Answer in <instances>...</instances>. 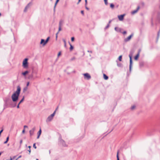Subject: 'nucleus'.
Here are the masks:
<instances>
[{"instance_id": "obj_61", "label": "nucleus", "mask_w": 160, "mask_h": 160, "mask_svg": "<svg viewBox=\"0 0 160 160\" xmlns=\"http://www.w3.org/2000/svg\"><path fill=\"white\" fill-rule=\"evenodd\" d=\"M37 160H39L38 159H36Z\"/></svg>"}, {"instance_id": "obj_62", "label": "nucleus", "mask_w": 160, "mask_h": 160, "mask_svg": "<svg viewBox=\"0 0 160 160\" xmlns=\"http://www.w3.org/2000/svg\"><path fill=\"white\" fill-rule=\"evenodd\" d=\"M160 14V13L159 14V15Z\"/></svg>"}, {"instance_id": "obj_55", "label": "nucleus", "mask_w": 160, "mask_h": 160, "mask_svg": "<svg viewBox=\"0 0 160 160\" xmlns=\"http://www.w3.org/2000/svg\"><path fill=\"white\" fill-rule=\"evenodd\" d=\"M21 157V156H20L18 158H20Z\"/></svg>"}, {"instance_id": "obj_44", "label": "nucleus", "mask_w": 160, "mask_h": 160, "mask_svg": "<svg viewBox=\"0 0 160 160\" xmlns=\"http://www.w3.org/2000/svg\"><path fill=\"white\" fill-rule=\"evenodd\" d=\"M28 151L29 152V154H30V153H31V150H30V149H29V150H28Z\"/></svg>"}, {"instance_id": "obj_19", "label": "nucleus", "mask_w": 160, "mask_h": 160, "mask_svg": "<svg viewBox=\"0 0 160 160\" xmlns=\"http://www.w3.org/2000/svg\"><path fill=\"white\" fill-rule=\"evenodd\" d=\"M28 89V88L27 87H24L23 89V92H25Z\"/></svg>"}, {"instance_id": "obj_3", "label": "nucleus", "mask_w": 160, "mask_h": 160, "mask_svg": "<svg viewBox=\"0 0 160 160\" xmlns=\"http://www.w3.org/2000/svg\"><path fill=\"white\" fill-rule=\"evenodd\" d=\"M56 113V111H55L54 112L51 114L47 118L46 120L47 122H49L51 121L53 119L54 116Z\"/></svg>"}, {"instance_id": "obj_38", "label": "nucleus", "mask_w": 160, "mask_h": 160, "mask_svg": "<svg viewBox=\"0 0 160 160\" xmlns=\"http://www.w3.org/2000/svg\"><path fill=\"white\" fill-rule=\"evenodd\" d=\"M141 51V50L140 49L139 50V51H138V54L139 55H140V52Z\"/></svg>"}, {"instance_id": "obj_21", "label": "nucleus", "mask_w": 160, "mask_h": 160, "mask_svg": "<svg viewBox=\"0 0 160 160\" xmlns=\"http://www.w3.org/2000/svg\"><path fill=\"white\" fill-rule=\"evenodd\" d=\"M110 7L112 8V9H113L114 8V5L112 4V3H111L110 4Z\"/></svg>"}, {"instance_id": "obj_59", "label": "nucleus", "mask_w": 160, "mask_h": 160, "mask_svg": "<svg viewBox=\"0 0 160 160\" xmlns=\"http://www.w3.org/2000/svg\"><path fill=\"white\" fill-rule=\"evenodd\" d=\"M111 22V21H109V23H110Z\"/></svg>"}, {"instance_id": "obj_46", "label": "nucleus", "mask_w": 160, "mask_h": 160, "mask_svg": "<svg viewBox=\"0 0 160 160\" xmlns=\"http://www.w3.org/2000/svg\"><path fill=\"white\" fill-rule=\"evenodd\" d=\"M20 104H18L17 106V108H19V105Z\"/></svg>"}, {"instance_id": "obj_39", "label": "nucleus", "mask_w": 160, "mask_h": 160, "mask_svg": "<svg viewBox=\"0 0 160 160\" xmlns=\"http://www.w3.org/2000/svg\"><path fill=\"white\" fill-rule=\"evenodd\" d=\"M61 23H62L60 21L59 23V26H60H60L61 27V25H62Z\"/></svg>"}, {"instance_id": "obj_53", "label": "nucleus", "mask_w": 160, "mask_h": 160, "mask_svg": "<svg viewBox=\"0 0 160 160\" xmlns=\"http://www.w3.org/2000/svg\"><path fill=\"white\" fill-rule=\"evenodd\" d=\"M28 148H29V149H30V148L31 147L30 146H29L28 147Z\"/></svg>"}, {"instance_id": "obj_37", "label": "nucleus", "mask_w": 160, "mask_h": 160, "mask_svg": "<svg viewBox=\"0 0 160 160\" xmlns=\"http://www.w3.org/2000/svg\"><path fill=\"white\" fill-rule=\"evenodd\" d=\"M61 52H60L58 53V57H59V56H60L61 55Z\"/></svg>"}, {"instance_id": "obj_36", "label": "nucleus", "mask_w": 160, "mask_h": 160, "mask_svg": "<svg viewBox=\"0 0 160 160\" xmlns=\"http://www.w3.org/2000/svg\"><path fill=\"white\" fill-rule=\"evenodd\" d=\"M59 33V32H58L56 34V39H57V37H58V34Z\"/></svg>"}, {"instance_id": "obj_30", "label": "nucleus", "mask_w": 160, "mask_h": 160, "mask_svg": "<svg viewBox=\"0 0 160 160\" xmlns=\"http://www.w3.org/2000/svg\"><path fill=\"white\" fill-rule=\"evenodd\" d=\"M33 147L34 148H35V149H36L37 148V147H36V144H35V143L33 144Z\"/></svg>"}, {"instance_id": "obj_18", "label": "nucleus", "mask_w": 160, "mask_h": 160, "mask_svg": "<svg viewBox=\"0 0 160 160\" xmlns=\"http://www.w3.org/2000/svg\"><path fill=\"white\" fill-rule=\"evenodd\" d=\"M139 56V55L138 54H137V55L135 57L134 59L135 60H137L138 59V58Z\"/></svg>"}, {"instance_id": "obj_7", "label": "nucleus", "mask_w": 160, "mask_h": 160, "mask_svg": "<svg viewBox=\"0 0 160 160\" xmlns=\"http://www.w3.org/2000/svg\"><path fill=\"white\" fill-rule=\"evenodd\" d=\"M35 130V127H33L32 128V129L30 130L29 131V134L30 136H31L33 135L34 134V132Z\"/></svg>"}, {"instance_id": "obj_23", "label": "nucleus", "mask_w": 160, "mask_h": 160, "mask_svg": "<svg viewBox=\"0 0 160 160\" xmlns=\"http://www.w3.org/2000/svg\"><path fill=\"white\" fill-rule=\"evenodd\" d=\"M28 5L25 8L24 10V12H26L27 11V9L28 7Z\"/></svg>"}, {"instance_id": "obj_8", "label": "nucleus", "mask_w": 160, "mask_h": 160, "mask_svg": "<svg viewBox=\"0 0 160 160\" xmlns=\"http://www.w3.org/2000/svg\"><path fill=\"white\" fill-rule=\"evenodd\" d=\"M125 16V14H123L120 15H118V17L119 20L120 21H122L123 20L124 17Z\"/></svg>"}, {"instance_id": "obj_10", "label": "nucleus", "mask_w": 160, "mask_h": 160, "mask_svg": "<svg viewBox=\"0 0 160 160\" xmlns=\"http://www.w3.org/2000/svg\"><path fill=\"white\" fill-rule=\"evenodd\" d=\"M59 142L60 144H62L63 146H66V144L65 142L62 139H60L59 140Z\"/></svg>"}, {"instance_id": "obj_52", "label": "nucleus", "mask_w": 160, "mask_h": 160, "mask_svg": "<svg viewBox=\"0 0 160 160\" xmlns=\"http://www.w3.org/2000/svg\"><path fill=\"white\" fill-rule=\"evenodd\" d=\"M81 1V0H78V2L77 4H78Z\"/></svg>"}, {"instance_id": "obj_20", "label": "nucleus", "mask_w": 160, "mask_h": 160, "mask_svg": "<svg viewBox=\"0 0 160 160\" xmlns=\"http://www.w3.org/2000/svg\"><path fill=\"white\" fill-rule=\"evenodd\" d=\"M24 97L23 96V98H22V99L20 100V102L18 103V104H20V103H21L24 100Z\"/></svg>"}, {"instance_id": "obj_32", "label": "nucleus", "mask_w": 160, "mask_h": 160, "mask_svg": "<svg viewBox=\"0 0 160 160\" xmlns=\"http://www.w3.org/2000/svg\"><path fill=\"white\" fill-rule=\"evenodd\" d=\"M59 0H57L56 1V2L55 3V7L56 6V5L58 2Z\"/></svg>"}, {"instance_id": "obj_11", "label": "nucleus", "mask_w": 160, "mask_h": 160, "mask_svg": "<svg viewBox=\"0 0 160 160\" xmlns=\"http://www.w3.org/2000/svg\"><path fill=\"white\" fill-rule=\"evenodd\" d=\"M115 30L117 32H121V28H119L118 27H116L115 28Z\"/></svg>"}, {"instance_id": "obj_58", "label": "nucleus", "mask_w": 160, "mask_h": 160, "mask_svg": "<svg viewBox=\"0 0 160 160\" xmlns=\"http://www.w3.org/2000/svg\"><path fill=\"white\" fill-rule=\"evenodd\" d=\"M1 153H2V152H0V156L1 155Z\"/></svg>"}, {"instance_id": "obj_4", "label": "nucleus", "mask_w": 160, "mask_h": 160, "mask_svg": "<svg viewBox=\"0 0 160 160\" xmlns=\"http://www.w3.org/2000/svg\"><path fill=\"white\" fill-rule=\"evenodd\" d=\"M132 53H130L129 55V57L130 58V65H129V69L130 70H131V67L132 64Z\"/></svg>"}, {"instance_id": "obj_26", "label": "nucleus", "mask_w": 160, "mask_h": 160, "mask_svg": "<svg viewBox=\"0 0 160 160\" xmlns=\"http://www.w3.org/2000/svg\"><path fill=\"white\" fill-rule=\"evenodd\" d=\"M135 106H132L131 108V109L132 110H134V109H135Z\"/></svg>"}, {"instance_id": "obj_2", "label": "nucleus", "mask_w": 160, "mask_h": 160, "mask_svg": "<svg viewBox=\"0 0 160 160\" xmlns=\"http://www.w3.org/2000/svg\"><path fill=\"white\" fill-rule=\"evenodd\" d=\"M28 58H25L23 61L22 66L24 68L27 69L28 67Z\"/></svg>"}, {"instance_id": "obj_5", "label": "nucleus", "mask_w": 160, "mask_h": 160, "mask_svg": "<svg viewBox=\"0 0 160 160\" xmlns=\"http://www.w3.org/2000/svg\"><path fill=\"white\" fill-rule=\"evenodd\" d=\"M133 34L132 33L127 38H125L124 39V42H128L131 39V38L133 36Z\"/></svg>"}, {"instance_id": "obj_63", "label": "nucleus", "mask_w": 160, "mask_h": 160, "mask_svg": "<svg viewBox=\"0 0 160 160\" xmlns=\"http://www.w3.org/2000/svg\"><path fill=\"white\" fill-rule=\"evenodd\" d=\"M16 160H17V159H16Z\"/></svg>"}, {"instance_id": "obj_27", "label": "nucleus", "mask_w": 160, "mask_h": 160, "mask_svg": "<svg viewBox=\"0 0 160 160\" xmlns=\"http://www.w3.org/2000/svg\"><path fill=\"white\" fill-rule=\"evenodd\" d=\"M63 41L64 42V46L65 47H66V41H65V40L64 39H63Z\"/></svg>"}, {"instance_id": "obj_31", "label": "nucleus", "mask_w": 160, "mask_h": 160, "mask_svg": "<svg viewBox=\"0 0 160 160\" xmlns=\"http://www.w3.org/2000/svg\"><path fill=\"white\" fill-rule=\"evenodd\" d=\"M71 39L72 41L73 42L74 41V37H72L71 38Z\"/></svg>"}, {"instance_id": "obj_60", "label": "nucleus", "mask_w": 160, "mask_h": 160, "mask_svg": "<svg viewBox=\"0 0 160 160\" xmlns=\"http://www.w3.org/2000/svg\"><path fill=\"white\" fill-rule=\"evenodd\" d=\"M1 15V13H0V16Z\"/></svg>"}, {"instance_id": "obj_48", "label": "nucleus", "mask_w": 160, "mask_h": 160, "mask_svg": "<svg viewBox=\"0 0 160 160\" xmlns=\"http://www.w3.org/2000/svg\"><path fill=\"white\" fill-rule=\"evenodd\" d=\"M24 128H28V126H27L25 125L24 126Z\"/></svg>"}, {"instance_id": "obj_47", "label": "nucleus", "mask_w": 160, "mask_h": 160, "mask_svg": "<svg viewBox=\"0 0 160 160\" xmlns=\"http://www.w3.org/2000/svg\"><path fill=\"white\" fill-rule=\"evenodd\" d=\"M8 139H9V137H8L7 138L6 140H7V141H8Z\"/></svg>"}, {"instance_id": "obj_17", "label": "nucleus", "mask_w": 160, "mask_h": 160, "mask_svg": "<svg viewBox=\"0 0 160 160\" xmlns=\"http://www.w3.org/2000/svg\"><path fill=\"white\" fill-rule=\"evenodd\" d=\"M49 38H50L49 37H48V38H47V39L45 40V42H44V45H46L47 44V43L48 42Z\"/></svg>"}, {"instance_id": "obj_45", "label": "nucleus", "mask_w": 160, "mask_h": 160, "mask_svg": "<svg viewBox=\"0 0 160 160\" xmlns=\"http://www.w3.org/2000/svg\"><path fill=\"white\" fill-rule=\"evenodd\" d=\"M22 132L23 133H24V132H25V129H24L22 130Z\"/></svg>"}, {"instance_id": "obj_57", "label": "nucleus", "mask_w": 160, "mask_h": 160, "mask_svg": "<svg viewBox=\"0 0 160 160\" xmlns=\"http://www.w3.org/2000/svg\"><path fill=\"white\" fill-rule=\"evenodd\" d=\"M16 106V104H15V105L14 106H13V107H15V106Z\"/></svg>"}, {"instance_id": "obj_24", "label": "nucleus", "mask_w": 160, "mask_h": 160, "mask_svg": "<svg viewBox=\"0 0 160 160\" xmlns=\"http://www.w3.org/2000/svg\"><path fill=\"white\" fill-rule=\"evenodd\" d=\"M118 154H119V152L118 151L117 152V160H119V156H118Z\"/></svg>"}, {"instance_id": "obj_15", "label": "nucleus", "mask_w": 160, "mask_h": 160, "mask_svg": "<svg viewBox=\"0 0 160 160\" xmlns=\"http://www.w3.org/2000/svg\"><path fill=\"white\" fill-rule=\"evenodd\" d=\"M28 72H28V71H25V72H22V74L23 76H25L27 74H28Z\"/></svg>"}, {"instance_id": "obj_56", "label": "nucleus", "mask_w": 160, "mask_h": 160, "mask_svg": "<svg viewBox=\"0 0 160 160\" xmlns=\"http://www.w3.org/2000/svg\"><path fill=\"white\" fill-rule=\"evenodd\" d=\"M58 109V107H57V108L56 109V110H55V111H56Z\"/></svg>"}, {"instance_id": "obj_29", "label": "nucleus", "mask_w": 160, "mask_h": 160, "mask_svg": "<svg viewBox=\"0 0 160 160\" xmlns=\"http://www.w3.org/2000/svg\"><path fill=\"white\" fill-rule=\"evenodd\" d=\"M61 30V27L60 26H59V28H58V31L59 32Z\"/></svg>"}, {"instance_id": "obj_12", "label": "nucleus", "mask_w": 160, "mask_h": 160, "mask_svg": "<svg viewBox=\"0 0 160 160\" xmlns=\"http://www.w3.org/2000/svg\"><path fill=\"white\" fill-rule=\"evenodd\" d=\"M41 132H42L41 129V128H40V129H39V131L38 132V136L37 137V139H38L39 138L40 136V135L41 134Z\"/></svg>"}, {"instance_id": "obj_42", "label": "nucleus", "mask_w": 160, "mask_h": 160, "mask_svg": "<svg viewBox=\"0 0 160 160\" xmlns=\"http://www.w3.org/2000/svg\"><path fill=\"white\" fill-rule=\"evenodd\" d=\"M22 142V140H21L20 141V144H21Z\"/></svg>"}, {"instance_id": "obj_22", "label": "nucleus", "mask_w": 160, "mask_h": 160, "mask_svg": "<svg viewBox=\"0 0 160 160\" xmlns=\"http://www.w3.org/2000/svg\"><path fill=\"white\" fill-rule=\"evenodd\" d=\"M118 60L120 61H121L122 60V56L120 55L118 57Z\"/></svg>"}, {"instance_id": "obj_40", "label": "nucleus", "mask_w": 160, "mask_h": 160, "mask_svg": "<svg viewBox=\"0 0 160 160\" xmlns=\"http://www.w3.org/2000/svg\"><path fill=\"white\" fill-rule=\"evenodd\" d=\"M3 131V129H2L0 131V137L1 136V133Z\"/></svg>"}, {"instance_id": "obj_14", "label": "nucleus", "mask_w": 160, "mask_h": 160, "mask_svg": "<svg viewBox=\"0 0 160 160\" xmlns=\"http://www.w3.org/2000/svg\"><path fill=\"white\" fill-rule=\"evenodd\" d=\"M103 77L104 79L105 80H107L108 78V77L105 74H103Z\"/></svg>"}, {"instance_id": "obj_51", "label": "nucleus", "mask_w": 160, "mask_h": 160, "mask_svg": "<svg viewBox=\"0 0 160 160\" xmlns=\"http://www.w3.org/2000/svg\"><path fill=\"white\" fill-rule=\"evenodd\" d=\"M12 160V159L11 158V157H10V159L9 160Z\"/></svg>"}, {"instance_id": "obj_16", "label": "nucleus", "mask_w": 160, "mask_h": 160, "mask_svg": "<svg viewBox=\"0 0 160 160\" xmlns=\"http://www.w3.org/2000/svg\"><path fill=\"white\" fill-rule=\"evenodd\" d=\"M33 78V75L32 74L30 75L28 77V79H32Z\"/></svg>"}, {"instance_id": "obj_43", "label": "nucleus", "mask_w": 160, "mask_h": 160, "mask_svg": "<svg viewBox=\"0 0 160 160\" xmlns=\"http://www.w3.org/2000/svg\"><path fill=\"white\" fill-rule=\"evenodd\" d=\"M81 13L82 14H84V11H81Z\"/></svg>"}, {"instance_id": "obj_1", "label": "nucleus", "mask_w": 160, "mask_h": 160, "mask_svg": "<svg viewBox=\"0 0 160 160\" xmlns=\"http://www.w3.org/2000/svg\"><path fill=\"white\" fill-rule=\"evenodd\" d=\"M20 91L21 88L20 86H17V90L11 96L12 100L13 102H16L18 100Z\"/></svg>"}, {"instance_id": "obj_49", "label": "nucleus", "mask_w": 160, "mask_h": 160, "mask_svg": "<svg viewBox=\"0 0 160 160\" xmlns=\"http://www.w3.org/2000/svg\"><path fill=\"white\" fill-rule=\"evenodd\" d=\"M8 142V141H7V140H6V141H5V142H4V143H5V144L7 142Z\"/></svg>"}, {"instance_id": "obj_9", "label": "nucleus", "mask_w": 160, "mask_h": 160, "mask_svg": "<svg viewBox=\"0 0 160 160\" xmlns=\"http://www.w3.org/2000/svg\"><path fill=\"white\" fill-rule=\"evenodd\" d=\"M139 9H140L139 6H138L137 7L136 9L135 10L131 12V14L132 15H134V14H135V13H136L137 12H138V10Z\"/></svg>"}, {"instance_id": "obj_28", "label": "nucleus", "mask_w": 160, "mask_h": 160, "mask_svg": "<svg viewBox=\"0 0 160 160\" xmlns=\"http://www.w3.org/2000/svg\"><path fill=\"white\" fill-rule=\"evenodd\" d=\"M107 1L108 0H104L105 4L106 5H107L108 4Z\"/></svg>"}, {"instance_id": "obj_13", "label": "nucleus", "mask_w": 160, "mask_h": 160, "mask_svg": "<svg viewBox=\"0 0 160 160\" xmlns=\"http://www.w3.org/2000/svg\"><path fill=\"white\" fill-rule=\"evenodd\" d=\"M45 41L43 39H41V41L40 42V44H41L43 46H45V45H44V42H45Z\"/></svg>"}, {"instance_id": "obj_41", "label": "nucleus", "mask_w": 160, "mask_h": 160, "mask_svg": "<svg viewBox=\"0 0 160 160\" xmlns=\"http://www.w3.org/2000/svg\"><path fill=\"white\" fill-rule=\"evenodd\" d=\"M126 33H127V32H126V31H124V32H122V33H123V34H126Z\"/></svg>"}, {"instance_id": "obj_35", "label": "nucleus", "mask_w": 160, "mask_h": 160, "mask_svg": "<svg viewBox=\"0 0 160 160\" xmlns=\"http://www.w3.org/2000/svg\"><path fill=\"white\" fill-rule=\"evenodd\" d=\"M109 26V24H108L107 25V26H106V28H105V29H107V28H108Z\"/></svg>"}, {"instance_id": "obj_33", "label": "nucleus", "mask_w": 160, "mask_h": 160, "mask_svg": "<svg viewBox=\"0 0 160 160\" xmlns=\"http://www.w3.org/2000/svg\"><path fill=\"white\" fill-rule=\"evenodd\" d=\"M75 59V58L74 57H73L71 58V60L72 61Z\"/></svg>"}, {"instance_id": "obj_54", "label": "nucleus", "mask_w": 160, "mask_h": 160, "mask_svg": "<svg viewBox=\"0 0 160 160\" xmlns=\"http://www.w3.org/2000/svg\"><path fill=\"white\" fill-rule=\"evenodd\" d=\"M86 9H87V10H89V8H87V7H86Z\"/></svg>"}, {"instance_id": "obj_25", "label": "nucleus", "mask_w": 160, "mask_h": 160, "mask_svg": "<svg viewBox=\"0 0 160 160\" xmlns=\"http://www.w3.org/2000/svg\"><path fill=\"white\" fill-rule=\"evenodd\" d=\"M70 50H72L73 49V47L71 45V44H70Z\"/></svg>"}, {"instance_id": "obj_34", "label": "nucleus", "mask_w": 160, "mask_h": 160, "mask_svg": "<svg viewBox=\"0 0 160 160\" xmlns=\"http://www.w3.org/2000/svg\"><path fill=\"white\" fill-rule=\"evenodd\" d=\"M29 84V82H28L27 83L26 87H28Z\"/></svg>"}, {"instance_id": "obj_50", "label": "nucleus", "mask_w": 160, "mask_h": 160, "mask_svg": "<svg viewBox=\"0 0 160 160\" xmlns=\"http://www.w3.org/2000/svg\"><path fill=\"white\" fill-rule=\"evenodd\" d=\"M85 4L86 5L87 4V0H85Z\"/></svg>"}, {"instance_id": "obj_6", "label": "nucleus", "mask_w": 160, "mask_h": 160, "mask_svg": "<svg viewBox=\"0 0 160 160\" xmlns=\"http://www.w3.org/2000/svg\"><path fill=\"white\" fill-rule=\"evenodd\" d=\"M84 78L87 80H89L91 78L90 75L88 73H85L83 74Z\"/></svg>"}]
</instances>
